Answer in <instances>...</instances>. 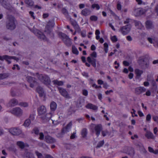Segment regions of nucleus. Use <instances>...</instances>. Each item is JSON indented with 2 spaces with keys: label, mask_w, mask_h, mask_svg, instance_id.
<instances>
[{
  "label": "nucleus",
  "mask_w": 158,
  "mask_h": 158,
  "mask_svg": "<svg viewBox=\"0 0 158 158\" xmlns=\"http://www.w3.org/2000/svg\"><path fill=\"white\" fill-rule=\"evenodd\" d=\"M108 133V132L106 131H102V135L103 136H106Z\"/></svg>",
  "instance_id": "58"
},
{
  "label": "nucleus",
  "mask_w": 158,
  "mask_h": 158,
  "mask_svg": "<svg viewBox=\"0 0 158 158\" xmlns=\"http://www.w3.org/2000/svg\"><path fill=\"white\" fill-rule=\"evenodd\" d=\"M88 91L85 89H84L83 90V95L87 96L88 95Z\"/></svg>",
  "instance_id": "53"
},
{
  "label": "nucleus",
  "mask_w": 158,
  "mask_h": 158,
  "mask_svg": "<svg viewBox=\"0 0 158 158\" xmlns=\"http://www.w3.org/2000/svg\"><path fill=\"white\" fill-rule=\"evenodd\" d=\"M18 102L17 100L15 98L11 99L8 103V105L9 106H14L17 105Z\"/></svg>",
  "instance_id": "19"
},
{
  "label": "nucleus",
  "mask_w": 158,
  "mask_h": 158,
  "mask_svg": "<svg viewBox=\"0 0 158 158\" xmlns=\"http://www.w3.org/2000/svg\"><path fill=\"white\" fill-rule=\"evenodd\" d=\"M40 137L39 139L40 140H43L44 139V135L42 132H41L39 133Z\"/></svg>",
  "instance_id": "50"
},
{
  "label": "nucleus",
  "mask_w": 158,
  "mask_h": 158,
  "mask_svg": "<svg viewBox=\"0 0 158 158\" xmlns=\"http://www.w3.org/2000/svg\"><path fill=\"white\" fill-rule=\"evenodd\" d=\"M10 74L8 73H0V80H3L8 77Z\"/></svg>",
  "instance_id": "31"
},
{
  "label": "nucleus",
  "mask_w": 158,
  "mask_h": 158,
  "mask_svg": "<svg viewBox=\"0 0 158 158\" xmlns=\"http://www.w3.org/2000/svg\"><path fill=\"white\" fill-rule=\"evenodd\" d=\"M13 59L15 60H16V61H18L19 60V59L15 57V56H10V58H9V59Z\"/></svg>",
  "instance_id": "52"
},
{
  "label": "nucleus",
  "mask_w": 158,
  "mask_h": 158,
  "mask_svg": "<svg viewBox=\"0 0 158 158\" xmlns=\"http://www.w3.org/2000/svg\"><path fill=\"white\" fill-rule=\"evenodd\" d=\"M10 56L8 55H5L3 56H0V60L3 61L4 60H6L7 59H9Z\"/></svg>",
  "instance_id": "35"
},
{
  "label": "nucleus",
  "mask_w": 158,
  "mask_h": 158,
  "mask_svg": "<svg viewBox=\"0 0 158 158\" xmlns=\"http://www.w3.org/2000/svg\"><path fill=\"white\" fill-rule=\"evenodd\" d=\"M134 23L135 26L139 29H142L143 27L142 24L139 21H135Z\"/></svg>",
  "instance_id": "26"
},
{
  "label": "nucleus",
  "mask_w": 158,
  "mask_h": 158,
  "mask_svg": "<svg viewBox=\"0 0 158 158\" xmlns=\"http://www.w3.org/2000/svg\"><path fill=\"white\" fill-rule=\"evenodd\" d=\"M82 75L86 77H89L88 73L85 72H83L82 73Z\"/></svg>",
  "instance_id": "56"
},
{
  "label": "nucleus",
  "mask_w": 158,
  "mask_h": 158,
  "mask_svg": "<svg viewBox=\"0 0 158 158\" xmlns=\"http://www.w3.org/2000/svg\"><path fill=\"white\" fill-rule=\"evenodd\" d=\"M98 17L95 15H92L90 17V19L91 20L94 21H96L98 20Z\"/></svg>",
  "instance_id": "40"
},
{
  "label": "nucleus",
  "mask_w": 158,
  "mask_h": 158,
  "mask_svg": "<svg viewBox=\"0 0 158 158\" xmlns=\"http://www.w3.org/2000/svg\"><path fill=\"white\" fill-rule=\"evenodd\" d=\"M33 32L39 39L44 41H48V39L44 34L41 31L37 29H35L32 30Z\"/></svg>",
  "instance_id": "7"
},
{
  "label": "nucleus",
  "mask_w": 158,
  "mask_h": 158,
  "mask_svg": "<svg viewBox=\"0 0 158 158\" xmlns=\"http://www.w3.org/2000/svg\"><path fill=\"white\" fill-rule=\"evenodd\" d=\"M123 63L125 66H128L129 65V63L126 61H123Z\"/></svg>",
  "instance_id": "63"
},
{
  "label": "nucleus",
  "mask_w": 158,
  "mask_h": 158,
  "mask_svg": "<svg viewBox=\"0 0 158 158\" xmlns=\"http://www.w3.org/2000/svg\"><path fill=\"white\" fill-rule=\"evenodd\" d=\"M58 35L60 37L66 45L68 46L71 45V40L67 35L62 32H59Z\"/></svg>",
  "instance_id": "3"
},
{
  "label": "nucleus",
  "mask_w": 158,
  "mask_h": 158,
  "mask_svg": "<svg viewBox=\"0 0 158 158\" xmlns=\"http://www.w3.org/2000/svg\"><path fill=\"white\" fill-rule=\"evenodd\" d=\"M87 60L92 65L94 68L96 67V59L93 58L89 56L87 58Z\"/></svg>",
  "instance_id": "18"
},
{
  "label": "nucleus",
  "mask_w": 158,
  "mask_h": 158,
  "mask_svg": "<svg viewBox=\"0 0 158 158\" xmlns=\"http://www.w3.org/2000/svg\"><path fill=\"white\" fill-rule=\"evenodd\" d=\"M62 13L66 16H67L68 15V12L66 9L63 8L62 9Z\"/></svg>",
  "instance_id": "43"
},
{
  "label": "nucleus",
  "mask_w": 158,
  "mask_h": 158,
  "mask_svg": "<svg viewBox=\"0 0 158 158\" xmlns=\"http://www.w3.org/2000/svg\"><path fill=\"white\" fill-rule=\"evenodd\" d=\"M138 114L139 115L140 117H142V116H143L144 115H143V113L141 111H138Z\"/></svg>",
  "instance_id": "64"
},
{
  "label": "nucleus",
  "mask_w": 158,
  "mask_h": 158,
  "mask_svg": "<svg viewBox=\"0 0 158 158\" xmlns=\"http://www.w3.org/2000/svg\"><path fill=\"white\" fill-rule=\"evenodd\" d=\"M134 74L133 73H130L128 75V77L130 79H131L133 78Z\"/></svg>",
  "instance_id": "60"
},
{
  "label": "nucleus",
  "mask_w": 158,
  "mask_h": 158,
  "mask_svg": "<svg viewBox=\"0 0 158 158\" xmlns=\"http://www.w3.org/2000/svg\"><path fill=\"white\" fill-rule=\"evenodd\" d=\"M109 85L106 83L103 84V87L106 89H107Z\"/></svg>",
  "instance_id": "61"
},
{
  "label": "nucleus",
  "mask_w": 158,
  "mask_h": 158,
  "mask_svg": "<svg viewBox=\"0 0 158 158\" xmlns=\"http://www.w3.org/2000/svg\"><path fill=\"white\" fill-rule=\"evenodd\" d=\"M134 11L138 13L137 14V15H140L141 14L140 12L141 11V10L139 9H135Z\"/></svg>",
  "instance_id": "62"
},
{
  "label": "nucleus",
  "mask_w": 158,
  "mask_h": 158,
  "mask_svg": "<svg viewBox=\"0 0 158 158\" xmlns=\"http://www.w3.org/2000/svg\"><path fill=\"white\" fill-rule=\"evenodd\" d=\"M76 132H74L72 134L70 137V138L71 139H73L75 138L76 137Z\"/></svg>",
  "instance_id": "51"
},
{
  "label": "nucleus",
  "mask_w": 158,
  "mask_h": 158,
  "mask_svg": "<svg viewBox=\"0 0 158 158\" xmlns=\"http://www.w3.org/2000/svg\"><path fill=\"white\" fill-rule=\"evenodd\" d=\"M54 24L53 22L49 21L46 26V29L48 26H49L50 27H54Z\"/></svg>",
  "instance_id": "44"
},
{
  "label": "nucleus",
  "mask_w": 158,
  "mask_h": 158,
  "mask_svg": "<svg viewBox=\"0 0 158 158\" xmlns=\"http://www.w3.org/2000/svg\"><path fill=\"white\" fill-rule=\"evenodd\" d=\"M52 82L54 85L59 86L62 85L64 84V82L62 81H58L57 80H53Z\"/></svg>",
  "instance_id": "30"
},
{
  "label": "nucleus",
  "mask_w": 158,
  "mask_h": 158,
  "mask_svg": "<svg viewBox=\"0 0 158 158\" xmlns=\"http://www.w3.org/2000/svg\"><path fill=\"white\" fill-rule=\"evenodd\" d=\"M85 107L87 109H91L94 110H97L98 108V106L91 103L88 104Z\"/></svg>",
  "instance_id": "22"
},
{
  "label": "nucleus",
  "mask_w": 158,
  "mask_h": 158,
  "mask_svg": "<svg viewBox=\"0 0 158 158\" xmlns=\"http://www.w3.org/2000/svg\"><path fill=\"white\" fill-rule=\"evenodd\" d=\"M24 2L29 6H32L34 4V2L32 0H25Z\"/></svg>",
  "instance_id": "34"
},
{
  "label": "nucleus",
  "mask_w": 158,
  "mask_h": 158,
  "mask_svg": "<svg viewBox=\"0 0 158 158\" xmlns=\"http://www.w3.org/2000/svg\"><path fill=\"white\" fill-rule=\"evenodd\" d=\"M19 105L20 106L24 107H27L28 106V104L26 102H21L19 103Z\"/></svg>",
  "instance_id": "41"
},
{
  "label": "nucleus",
  "mask_w": 158,
  "mask_h": 158,
  "mask_svg": "<svg viewBox=\"0 0 158 158\" xmlns=\"http://www.w3.org/2000/svg\"><path fill=\"white\" fill-rule=\"evenodd\" d=\"M50 107L51 110L54 111L56 109L57 105L56 102H52L50 104Z\"/></svg>",
  "instance_id": "29"
},
{
  "label": "nucleus",
  "mask_w": 158,
  "mask_h": 158,
  "mask_svg": "<svg viewBox=\"0 0 158 158\" xmlns=\"http://www.w3.org/2000/svg\"><path fill=\"white\" fill-rule=\"evenodd\" d=\"M145 23V27L147 29H151L153 27L152 22L150 20H147Z\"/></svg>",
  "instance_id": "20"
},
{
  "label": "nucleus",
  "mask_w": 158,
  "mask_h": 158,
  "mask_svg": "<svg viewBox=\"0 0 158 158\" xmlns=\"http://www.w3.org/2000/svg\"><path fill=\"white\" fill-rule=\"evenodd\" d=\"M151 118V116L150 114H148L146 117V120L148 122H150V120Z\"/></svg>",
  "instance_id": "46"
},
{
  "label": "nucleus",
  "mask_w": 158,
  "mask_h": 158,
  "mask_svg": "<svg viewBox=\"0 0 158 158\" xmlns=\"http://www.w3.org/2000/svg\"><path fill=\"white\" fill-rule=\"evenodd\" d=\"M81 34L83 37H85L86 36V32L85 31H83L81 32Z\"/></svg>",
  "instance_id": "59"
},
{
  "label": "nucleus",
  "mask_w": 158,
  "mask_h": 158,
  "mask_svg": "<svg viewBox=\"0 0 158 158\" xmlns=\"http://www.w3.org/2000/svg\"><path fill=\"white\" fill-rule=\"evenodd\" d=\"M36 90L39 94L40 97L43 96L45 94L44 90L40 86H38L36 88Z\"/></svg>",
  "instance_id": "21"
},
{
  "label": "nucleus",
  "mask_w": 158,
  "mask_h": 158,
  "mask_svg": "<svg viewBox=\"0 0 158 158\" xmlns=\"http://www.w3.org/2000/svg\"><path fill=\"white\" fill-rule=\"evenodd\" d=\"M117 8L118 10H120L121 9L122 6L120 3H118L117 4Z\"/></svg>",
  "instance_id": "54"
},
{
  "label": "nucleus",
  "mask_w": 158,
  "mask_h": 158,
  "mask_svg": "<svg viewBox=\"0 0 158 158\" xmlns=\"http://www.w3.org/2000/svg\"><path fill=\"white\" fill-rule=\"evenodd\" d=\"M91 11L89 9L85 8L81 12V14L84 16H86L90 15Z\"/></svg>",
  "instance_id": "23"
},
{
  "label": "nucleus",
  "mask_w": 158,
  "mask_h": 158,
  "mask_svg": "<svg viewBox=\"0 0 158 158\" xmlns=\"http://www.w3.org/2000/svg\"><path fill=\"white\" fill-rule=\"evenodd\" d=\"M35 153L38 156V158H43V156L41 153H39L38 151H35Z\"/></svg>",
  "instance_id": "45"
},
{
  "label": "nucleus",
  "mask_w": 158,
  "mask_h": 158,
  "mask_svg": "<svg viewBox=\"0 0 158 158\" xmlns=\"http://www.w3.org/2000/svg\"><path fill=\"white\" fill-rule=\"evenodd\" d=\"M91 56L93 58H96L97 56L96 52H93L91 54Z\"/></svg>",
  "instance_id": "49"
},
{
  "label": "nucleus",
  "mask_w": 158,
  "mask_h": 158,
  "mask_svg": "<svg viewBox=\"0 0 158 158\" xmlns=\"http://www.w3.org/2000/svg\"><path fill=\"white\" fill-rule=\"evenodd\" d=\"M102 127L101 124H97L95 126L94 129L96 135L97 136H98L100 135L101 131L102 130Z\"/></svg>",
  "instance_id": "14"
},
{
  "label": "nucleus",
  "mask_w": 158,
  "mask_h": 158,
  "mask_svg": "<svg viewBox=\"0 0 158 158\" xmlns=\"http://www.w3.org/2000/svg\"><path fill=\"white\" fill-rule=\"evenodd\" d=\"M153 120L158 123V116H153L152 117Z\"/></svg>",
  "instance_id": "48"
},
{
  "label": "nucleus",
  "mask_w": 158,
  "mask_h": 158,
  "mask_svg": "<svg viewBox=\"0 0 158 158\" xmlns=\"http://www.w3.org/2000/svg\"><path fill=\"white\" fill-rule=\"evenodd\" d=\"M91 7L93 9L96 8L97 10H98L100 8V7L99 5L97 4H92Z\"/></svg>",
  "instance_id": "39"
},
{
  "label": "nucleus",
  "mask_w": 158,
  "mask_h": 158,
  "mask_svg": "<svg viewBox=\"0 0 158 158\" xmlns=\"http://www.w3.org/2000/svg\"><path fill=\"white\" fill-rule=\"evenodd\" d=\"M72 126V121H70L68 123L66 126L63 128L61 130V133H58L57 136L58 137H62L63 136L64 134L68 132L71 128Z\"/></svg>",
  "instance_id": "6"
},
{
  "label": "nucleus",
  "mask_w": 158,
  "mask_h": 158,
  "mask_svg": "<svg viewBox=\"0 0 158 158\" xmlns=\"http://www.w3.org/2000/svg\"><path fill=\"white\" fill-rule=\"evenodd\" d=\"M135 72L136 75L137 77L138 78H139L143 73V70L139 69H136L135 70Z\"/></svg>",
  "instance_id": "25"
},
{
  "label": "nucleus",
  "mask_w": 158,
  "mask_h": 158,
  "mask_svg": "<svg viewBox=\"0 0 158 158\" xmlns=\"http://www.w3.org/2000/svg\"><path fill=\"white\" fill-rule=\"evenodd\" d=\"M126 149H127V151L126 153L131 157H133L135 153L134 148L131 147H128L126 148Z\"/></svg>",
  "instance_id": "17"
},
{
  "label": "nucleus",
  "mask_w": 158,
  "mask_h": 158,
  "mask_svg": "<svg viewBox=\"0 0 158 158\" xmlns=\"http://www.w3.org/2000/svg\"><path fill=\"white\" fill-rule=\"evenodd\" d=\"M46 111V108L44 106H41L38 109L39 114L44 123L48 121L52 117V114L51 113L45 114Z\"/></svg>",
  "instance_id": "1"
},
{
  "label": "nucleus",
  "mask_w": 158,
  "mask_h": 158,
  "mask_svg": "<svg viewBox=\"0 0 158 158\" xmlns=\"http://www.w3.org/2000/svg\"><path fill=\"white\" fill-rule=\"evenodd\" d=\"M9 112L14 115L19 117L22 116L23 114V110L19 107L13 108Z\"/></svg>",
  "instance_id": "8"
},
{
  "label": "nucleus",
  "mask_w": 158,
  "mask_h": 158,
  "mask_svg": "<svg viewBox=\"0 0 158 158\" xmlns=\"http://www.w3.org/2000/svg\"><path fill=\"white\" fill-rule=\"evenodd\" d=\"M88 133L87 129L85 128L83 129L81 131V134L83 138L86 137Z\"/></svg>",
  "instance_id": "27"
},
{
  "label": "nucleus",
  "mask_w": 158,
  "mask_h": 158,
  "mask_svg": "<svg viewBox=\"0 0 158 158\" xmlns=\"http://www.w3.org/2000/svg\"><path fill=\"white\" fill-rule=\"evenodd\" d=\"M24 155V156L28 158H30L33 156L32 153L28 152H26Z\"/></svg>",
  "instance_id": "37"
},
{
  "label": "nucleus",
  "mask_w": 158,
  "mask_h": 158,
  "mask_svg": "<svg viewBox=\"0 0 158 158\" xmlns=\"http://www.w3.org/2000/svg\"><path fill=\"white\" fill-rule=\"evenodd\" d=\"M31 123V120L30 119H26L23 123V125L26 127H28Z\"/></svg>",
  "instance_id": "33"
},
{
  "label": "nucleus",
  "mask_w": 158,
  "mask_h": 158,
  "mask_svg": "<svg viewBox=\"0 0 158 158\" xmlns=\"http://www.w3.org/2000/svg\"><path fill=\"white\" fill-rule=\"evenodd\" d=\"M17 144L21 149L24 148L25 147V144L22 141H18L17 142Z\"/></svg>",
  "instance_id": "32"
},
{
  "label": "nucleus",
  "mask_w": 158,
  "mask_h": 158,
  "mask_svg": "<svg viewBox=\"0 0 158 158\" xmlns=\"http://www.w3.org/2000/svg\"><path fill=\"white\" fill-rule=\"evenodd\" d=\"M9 132L12 135H18L22 133V131L18 127H12L9 129Z\"/></svg>",
  "instance_id": "11"
},
{
  "label": "nucleus",
  "mask_w": 158,
  "mask_h": 158,
  "mask_svg": "<svg viewBox=\"0 0 158 158\" xmlns=\"http://www.w3.org/2000/svg\"><path fill=\"white\" fill-rule=\"evenodd\" d=\"M147 40H148V42L151 44H153L154 43L153 39L151 38H148Z\"/></svg>",
  "instance_id": "55"
},
{
  "label": "nucleus",
  "mask_w": 158,
  "mask_h": 158,
  "mask_svg": "<svg viewBox=\"0 0 158 158\" xmlns=\"http://www.w3.org/2000/svg\"><path fill=\"white\" fill-rule=\"evenodd\" d=\"M26 78L28 82L30 83V86L31 87L33 88L35 85H37L36 79L34 77L27 76Z\"/></svg>",
  "instance_id": "12"
},
{
  "label": "nucleus",
  "mask_w": 158,
  "mask_h": 158,
  "mask_svg": "<svg viewBox=\"0 0 158 158\" xmlns=\"http://www.w3.org/2000/svg\"><path fill=\"white\" fill-rule=\"evenodd\" d=\"M15 18L13 16L11 15H8L6 22V27L7 29L13 30L15 28Z\"/></svg>",
  "instance_id": "2"
},
{
  "label": "nucleus",
  "mask_w": 158,
  "mask_h": 158,
  "mask_svg": "<svg viewBox=\"0 0 158 158\" xmlns=\"http://www.w3.org/2000/svg\"><path fill=\"white\" fill-rule=\"evenodd\" d=\"M58 89L61 95L66 98H70L68 92L65 89L59 87H58Z\"/></svg>",
  "instance_id": "13"
},
{
  "label": "nucleus",
  "mask_w": 158,
  "mask_h": 158,
  "mask_svg": "<svg viewBox=\"0 0 158 158\" xmlns=\"http://www.w3.org/2000/svg\"><path fill=\"white\" fill-rule=\"evenodd\" d=\"M131 28V25L129 24L125 26L121 27L119 31L123 35H126L130 32Z\"/></svg>",
  "instance_id": "9"
},
{
  "label": "nucleus",
  "mask_w": 158,
  "mask_h": 158,
  "mask_svg": "<svg viewBox=\"0 0 158 158\" xmlns=\"http://www.w3.org/2000/svg\"><path fill=\"white\" fill-rule=\"evenodd\" d=\"M45 141L48 143H52L56 142V140L53 138L49 135H47L45 137Z\"/></svg>",
  "instance_id": "16"
},
{
  "label": "nucleus",
  "mask_w": 158,
  "mask_h": 158,
  "mask_svg": "<svg viewBox=\"0 0 158 158\" xmlns=\"http://www.w3.org/2000/svg\"><path fill=\"white\" fill-rule=\"evenodd\" d=\"M112 41L113 42H116L117 41V38L115 35L113 36L111 38Z\"/></svg>",
  "instance_id": "47"
},
{
  "label": "nucleus",
  "mask_w": 158,
  "mask_h": 158,
  "mask_svg": "<svg viewBox=\"0 0 158 158\" xmlns=\"http://www.w3.org/2000/svg\"><path fill=\"white\" fill-rule=\"evenodd\" d=\"M72 126V121H70L68 123L66 126L63 128L61 130V133H58L57 136L58 137H62L63 136L64 134L68 132L71 128Z\"/></svg>",
  "instance_id": "5"
},
{
  "label": "nucleus",
  "mask_w": 158,
  "mask_h": 158,
  "mask_svg": "<svg viewBox=\"0 0 158 158\" xmlns=\"http://www.w3.org/2000/svg\"><path fill=\"white\" fill-rule=\"evenodd\" d=\"M104 143V140H102L98 142L97 144V146L96 147V148H99L101 147H102Z\"/></svg>",
  "instance_id": "38"
},
{
  "label": "nucleus",
  "mask_w": 158,
  "mask_h": 158,
  "mask_svg": "<svg viewBox=\"0 0 158 158\" xmlns=\"http://www.w3.org/2000/svg\"><path fill=\"white\" fill-rule=\"evenodd\" d=\"M39 130L36 127H35L33 129L32 131V133H34L36 135H38L39 134Z\"/></svg>",
  "instance_id": "42"
},
{
  "label": "nucleus",
  "mask_w": 158,
  "mask_h": 158,
  "mask_svg": "<svg viewBox=\"0 0 158 158\" xmlns=\"http://www.w3.org/2000/svg\"><path fill=\"white\" fill-rule=\"evenodd\" d=\"M38 78L45 84H49L51 82L50 78L46 75H39L38 76Z\"/></svg>",
  "instance_id": "10"
},
{
  "label": "nucleus",
  "mask_w": 158,
  "mask_h": 158,
  "mask_svg": "<svg viewBox=\"0 0 158 158\" xmlns=\"http://www.w3.org/2000/svg\"><path fill=\"white\" fill-rule=\"evenodd\" d=\"M72 126V121H70L68 123L66 126L63 128L61 130V133H58L57 136L58 137H62L63 136L64 134L68 132L71 128Z\"/></svg>",
  "instance_id": "4"
},
{
  "label": "nucleus",
  "mask_w": 158,
  "mask_h": 158,
  "mask_svg": "<svg viewBox=\"0 0 158 158\" xmlns=\"http://www.w3.org/2000/svg\"><path fill=\"white\" fill-rule=\"evenodd\" d=\"M145 136L148 139L153 138V135L152 132L149 131H147L145 134Z\"/></svg>",
  "instance_id": "28"
},
{
  "label": "nucleus",
  "mask_w": 158,
  "mask_h": 158,
  "mask_svg": "<svg viewBox=\"0 0 158 158\" xmlns=\"http://www.w3.org/2000/svg\"><path fill=\"white\" fill-rule=\"evenodd\" d=\"M72 52L73 53L78 55V51L77 49L74 46H73L72 47Z\"/></svg>",
  "instance_id": "36"
},
{
  "label": "nucleus",
  "mask_w": 158,
  "mask_h": 158,
  "mask_svg": "<svg viewBox=\"0 0 158 158\" xmlns=\"http://www.w3.org/2000/svg\"><path fill=\"white\" fill-rule=\"evenodd\" d=\"M71 22V24L73 26L74 28L77 31L80 30V28L76 21L74 20H72Z\"/></svg>",
  "instance_id": "24"
},
{
  "label": "nucleus",
  "mask_w": 158,
  "mask_h": 158,
  "mask_svg": "<svg viewBox=\"0 0 158 158\" xmlns=\"http://www.w3.org/2000/svg\"><path fill=\"white\" fill-rule=\"evenodd\" d=\"M126 38L127 40L129 41H131L132 40V39L130 35H128L127 36Z\"/></svg>",
  "instance_id": "57"
},
{
  "label": "nucleus",
  "mask_w": 158,
  "mask_h": 158,
  "mask_svg": "<svg viewBox=\"0 0 158 158\" xmlns=\"http://www.w3.org/2000/svg\"><path fill=\"white\" fill-rule=\"evenodd\" d=\"M146 91V89L143 87H139L135 89V93L137 94H140Z\"/></svg>",
  "instance_id": "15"
}]
</instances>
